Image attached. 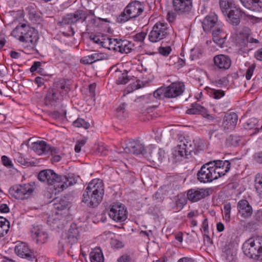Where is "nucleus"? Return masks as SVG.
Returning <instances> with one entry per match:
<instances>
[{"label": "nucleus", "instance_id": "23", "mask_svg": "<svg viewBox=\"0 0 262 262\" xmlns=\"http://www.w3.org/2000/svg\"><path fill=\"white\" fill-rule=\"evenodd\" d=\"M211 162H213V166L219 177L224 176L230 169V163L228 160H214Z\"/></svg>", "mask_w": 262, "mask_h": 262}, {"label": "nucleus", "instance_id": "12", "mask_svg": "<svg viewBox=\"0 0 262 262\" xmlns=\"http://www.w3.org/2000/svg\"><path fill=\"white\" fill-rule=\"evenodd\" d=\"M78 236L79 231L77 225L72 224L68 231L63 235L62 241L59 242V247H61L62 250H64V243H66L67 245L72 246L77 242Z\"/></svg>", "mask_w": 262, "mask_h": 262}, {"label": "nucleus", "instance_id": "42", "mask_svg": "<svg viewBox=\"0 0 262 262\" xmlns=\"http://www.w3.org/2000/svg\"><path fill=\"white\" fill-rule=\"evenodd\" d=\"M158 50L160 54L164 56H167L171 51V49L170 46L161 47L159 48Z\"/></svg>", "mask_w": 262, "mask_h": 262}, {"label": "nucleus", "instance_id": "41", "mask_svg": "<svg viewBox=\"0 0 262 262\" xmlns=\"http://www.w3.org/2000/svg\"><path fill=\"white\" fill-rule=\"evenodd\" d=\"M91 40H93L94 42L99 44L101 46L106 48L104 45L105 42L104 41V39L102 37H100L99 36L95 35L93 37L92 36H90Z\"/></svg>", "mask_w": 262, "mask_h": 262}, {"label": "nucleus", "instance_id": "6", "mask_svg": "<svg viewBox=\"0 0 262 262\" xmlns=\"http://www.w3.org/2000/svg\"><path fill=\"white\" fill-rule=\"evenodd\" d=\"M192 0H172L173 11L167 13V19L169 22H173L176 17V14L186 15L192 9Z\"/></svg>", "mask_w": 262, "mask_h": 262}, {"label": "nucleus", "instance_id": "14", "mask_svg": "<svg viewBox=\"0 0 262 262\" xmlns=\"http://www.w3.org/2000/svg\"><path fill=\"white\" fill-rule=\"evenodd\" d=\"M87 18V14L84 11L78 10L74 13L67 14L62 18L61 21L58 22L59 26H62L64 25H71L74 24L79 20L82 22L85 21Z\"/></svg>", "mask_w": 262, "mask_h": 262}, {"label": "nucleus", "instance_id": "15", "mask_svg": "<svg viewBox=\"0 0 262 262\" xmlns=\"http://www.w3.org/2000/svg\"><path fill=\"white\" fill-rule=\"evenodd\" d=\"M165 151L162 149H157L154 145H150L147 147L145 157L150 161L161 163L165 157Z\"/></svg>", "mask_w": 262, "mask_h": 262}, {"label": "nucleus", "instance_id": "21", "mask_svg": "<svg viewBox=\"0 0 262 262\" xmlns=\"http://www.w3.org/2000/svg\"><path fill=\"white\" fill-rule=\"evenodd\" d=\"M209 195V189L208 188H194L187 191V198L189 200L193 202L205 198Z\"/></svg>", "mask_w": 262, "mask_h": 262}, {"label": "nucleus", "instance_id": "54", "mask_svg": "<svg viewBox=\"0 0 262 262\" xmlns=\"http://www.w3.org/2000/svg\"><path fill=\"white\" fill-rule=\"evenodd\" d=\"M186 203L187 201L184 198H181L178 199V200L176 201L177 206L181 208H182L186 204Z\"/></svg>", "mask_w": 262, "mask_h": 262}, {"label": "nucleus", "instance_id": "60", "mask_svg": "<svg viewBox=\"0 0 262 262\" xmlns=\"http://www.w3.org/2000/svg\"><path fill=\"white\" fill-rule=\"evenodd\" d=\"M254 158L257 162L262 164V151L256 153Z\"/></svg>", "mask_w": 262, "mask_h": 262}, {"label": "nucleus", "instance_id": "28", "mask_svg": "<svg viewBox=\"0 0 262 262\" xmlns=\"http://www.w3.org/2000/svg\"><path fill=\"white\" fill-rule=\"evenodd\" d=\"M241 3L248 9L255 11H262V2L260 0H240Z\"/></svg>", "mask_w": 262, "mask_h": 262}, {"label": "nucleus", "instance_id": "51", "mask_svg": "<svg viewBox=\"0 0 262 262\" xmlns=\"http://www.w3.org/2000/svg\"><path fill=\"white\" fill-rule=\"evenodd\" d=\"M146 35V33L144 32L137 33L134 37V40L137 41H143L145 39Z\"/></svg>", "mask_w": 262, "mask_h": 262}, {"label": "nucleus", "instance_id": "33", "mask_svg": "<svg viewBox=\"0 0 262 262\" xmlns=\"http://www.w3.org/2000/svg\"><path fill=\"white\" fill-rule=\"evenodd\" d=\"M220 5L225 15L235 7L233 0H220Z\"/></svg>", "mask_w": 262, "mask_h": 262}, {"label": "nucleus", "instance_id": "55", "mask_svg": "<svg viewBox=\"0 0 262 262\" xmlns=\"http://www.w3.org/2000/svg\"><path fill=\"white\" fill-rule=\"evenodd\" d=\"M258 225L257 222H255L254 221H251L247 223L246 225V227L247 229H251L255 228Z\"/></svg>", "mask_w": 262, "mask_h": 262}, {"label": "nucleus", "instance_id": "34", "mask_svg": "<svg viewBox=\"0 0 262 262\" xmlns=\"http://www.w3.org/2000/svg\"><path fill=\"white\" fill-rule=\"evenodd\" d=\"M9 226V221L5 218L0 216V238L7 233Z\"/></svg>", "mask_w": 262, "mask_h": 262}, {"label": "nucleus", "instance_id": "44", "mask_svg": "<svg viewBox=\"0 0 262 262\" xmlns=\"http://www.w3.org/2000/svg\"><path fill=\"white\" fill-rule=\"evenodd\" d=\"M224 214L226 221H229L230 219L231 205L230 203L224 205Z\"/></svg>", "mask_w": 262, "mask_h": 262}, {"label": "nucleus", "instance_id": "24", "mask_svg": "<svg viewBox=\"0 0 262 262\" xmlns=\"http://www.w3.org/2000/svg\"><path fill=\"white\" fill-rule=\"evenodd\" d=\"M217 24V16L215 13H210L205 17L202 21V26L204 31L206 32H209L216 26H219Z\"/></svg>", "mask_w": 262, "mask_h": 262}, {"label": "nucleus", "instance_id": "37", "mask_svg": "<svg viewBox=\"0 0 262 262\" xmlns=\"http://www.w3.org/2000/svg\"><path fill=\"white\" fill-rule=\"evenodd\" d=\"M255 188L259 196L262 195V174L258 173L255 178Z\"/></svg>", "mask_w": 262, "mask_h": 262}, {"label": "nucleus", "instance_id": "11", "mask_svg": "<svg viewBox=\"0 0 262 262\" xmlns=\"http://www.w3.org/2000/svg\"><path fill=\"white\" fill-rule=\"evenodd\" d=\"M109 216L117 222H122L127 219V211L120 203H114L110 206Z\"/></svg>", "mask_w": 262, "mask_h": 262}, {"label": "nucleus", "instance_id": "9", "mask_svg": "<svg viewBox=\"0 0 262 262\" xmlns=\"http://www.w3.org/2000/svg\"><path fill=\"white\" fill-rule=\"evenodd\" d=\"M213 162H208L204 164L198 172V179L201 183L211 182L219 178L213 166Z\"/></svg>", "mask_w": 262, "mask_h": 262}, {"label": "nucleus", "instance_id": "39", "mask_svg": "<svg viewBox=\"0 0 262 262\" xmlns=\"http://www.w3.org/2000/svg\"><path fill=\"white\" fill-rule=\"evenodd\" d=\"M73 125L77 127H82L85 129L89 128L90 125L89 123L85 121L83 119L81 118L77 119L73 122Z\"/></svg>", "mask_w": 262, "mask_h": 262}, {"label": "nucleus", "instance_id": "17", "mask_svg": "<svg viewBox=\"0 0 262 262\" xmlns=\"http://www.w3.org/2000/svg\"><path fill=\"white\" fill-rule=\"evenodd\" d=\"M126 153L133 154L134 155H143L145 156L146 154L147 148L139 140H132L126 145L124 149Z\"/></svg>", "mask_w": 262, "mask_h": 262}, {"label": "nucleus", "instance_id": "10", "mask_svg": "<svg viewBox=\"0 0 262 262\" xmlns=\"http://www.w3.org/2000/svg\"><path fill=\"white\" fill-rule=\"evenodd\" d=\"M194 150L192 143L186 139L181 141L180 143L174 148L172 151L173 156L178 160L182 158H187Z\"/></svg>", "mask_w": 262, "mask_h": 262}, {"label": "nucleus", "instance_id": "5", "mask_svg": "<svg viewBox=\"0 0 262 262\" xmlns=\"http://www.w3.org/2000/svg\"><path fill=\"white\" fill-rule=\"evenodd\" d=\"M17 36L20 45L25 48H32L37 40L36 32L25 24L17 25Z\"/></svg>", "mask_w": 262, "mask_h": 262}, {"label": "nucleus", "instance_id": "18", "mask_svg": "<svg viewBox=\"0 0 262 262\" xmlns=\"http://www.w3.org/2000/svg\"><path fill=\"white\" fill-rule=\"evenodd\" d=\"M30 148L38 155H41L48 152H50L51 154L56 152V149L55 147H51L44 141H37L33 142Z\"/></svg>", "mask_w": 262, "mask_h": 262}, {"label": "nucleus", "instance_id": "43", "mask_svg": "<svg viewBox=\"0 0 262 262\" xmlns=\"http://www.w3.org/2000/svg\"><path fill=\"white\" fill-rule=\"evenodd\" d=\"M26 10L30 16V18H33L35 17L36 15V10L34 5H30L26 8Z\"/></svg>", "mask_w": 262, "mask_h": 262}, {"label": "nucleus", "instance_id": "16", "mask_svg": "<svg viewBox=\"0 0 262 262\" xmlns=\"http://www.w3.org/2000/svg\"><path fill=\"white\" fill-rule=\"evenodd\" d=\"M30 232L32 239L37 244L45 243L48 237L46 231L40 225H32V228L30 229Z\"/></svg>", "mask_w": 262, "mask_h": 262}, {"label": "nucleus", "instance_id": "2", "mask_svg": "<svg viewBox=\"0 0 262 262\" xmlns=\"http://www.w3.org/2000/svg\"><path fill=\"white\" fill-rule=\"evenodd\" d=\"M104 195V185L101 180H92L83 194L82 202L91 207H97L102 201Z\"/></svg>", "mask_w": 262, "mask_h": 262}, {"label": "nucleus", "instance_id": "45", "mask_svg": "<svg viewBox=\"0 0 262 262\" xmlns=\"http://www.w3.org/2000/svg\"><path fill=\"white\" fill-rule=\"evenodd\" d=\"M257 123L256 119H251L249 120L244 125V127L246 129H252Z\"/></svg>", "mask_w": 262, "mask_h": 262}, {"label": "nucleus", "instance_id": "64", "mask_svg": "<svg viewBox=\"0 0 262 262\" xmlns=\"http://www.w3.org/2000/svg\"><path fill=\"white\" fill-rule=\"evenodd\" d=\"M255 57L258 60H262V48L258 50L254 54Z\"/></svg>", "mask_w": 262, "mask_h": 262}, {"label": "nucleus", "instance_id": "25", "mask_svg": "<svg viewBox=\"0 0 262 262\" xmlns=\"http://www.w3.org/2000/svg\"><path fill=\"white\" fill-rule=\"evenodd\" d=\"M212 36L213 41L221 47H223L225 42L226 35L220 26H216L212 30Z\"/></svg>", "mask_w": 262, "mask_h": 262}, {"label": "nucleus", "instance_id": "57", "mask_svg": "<svg viewBox=\"0 0 262 262\" xmlns=\"http://www.w3.org/2000/svg\"><path fill=\"white\" fill-rule=\"evenodd\" d=\"M17 162L23 165H27L28 162L21 156L20 154H19V156L17 157Z\"/></svg>", "mask_w": 262, "mask_h": 262}, {"label": "nucleus", "instance_id": "7", "mask_svg": "<svg viewBox=\"0 0 262 262\" xmlns=\"http://www.w3.org/2000/svg\"><path fill=\"white\" fill-rule=\"evenodd\" d=\"M171 26L166 23L157 22L149 33L148 39L152 42H158L166 38L171 32Z\"/></svg>", "mask_w": 262, "mask_h": 262}, {"label": "nucleus", "instance_id": "13", "mask_svg": "<svg viewBox=\"0 0 262 262\" xmlns=\"http://www.w3.org/2000/svg\"><path fill=\"white\" fill-rule=\"evenodd\" d=\"M108 41L109 47L106 48L109 50L112 49L122 54H127L132 50L133 44L127 40L113 39Z\"/></svg>", "mask_w": 262, "mask_h": 262}, {"label": "nucleus", "instance_id": "46", "mask_svg": "<svg viewBox=\"0 0 262 262\" xmlns=\"http://www.w3.org/2000/svg\"><path fill=\"white\" fill-rule=\"evenodd\" d=\"M2 161L3 164L8 168H12L13 166L11 161L6 156H3L2 157Z\"/></svg>", "mask_w": 262, "mask_h": 262}, {"label": "nucleus", "instance_id": "50", "mask_svg": "<svg viewBox=\"0 0 262 262\" xmlns=\"http://www.w3.org/2000/svg\"><path fill=\"white\" fill-rule=\"evenodd\" d=\"M118 262H134L130 256L127 254H124L118 259Z\"/></svg>", "mask_w": 262, "mask_h": 262}, {"label": "nucleus", "instance_id": "48", "mask_svg": "<svg viewBox=\"0 0 262 262\" xmlns=\"http://www.w3.org/2000/svg\"><path fill=\"white\" fill-rule=\"evenodd\" d=\"M86 142V139H83L77 141L75 146V151L76 152H79L81 151V147H82Z\"/></svg>", "mask_w": 262, "mask_h": 262}, {"label": "nucleus", "instance_id": "59", "mask_svg": "<svg viewBox=\"0 0 262 262\" xmlns=\"http://www.w3.org/2000/svg\"><path fill=\"white\" fill-rule=\"evenodd\" d=\"M9 192L12 197L14 198V199H16V190L15 189V187L14 186L10 188Z\"/></svg>", "mask_w": 262, "mask_h": 262}, {"label": "nucleus", "instance_id": "58", "mask_svg": "<svg viewBox=\"0 0 262 262\" xmlns=\"http://www.w3.org/2000/svg\"><path fill=\"white\" fill-rule=\"evenodd\" d=\"M140 88V86H139L138 83H133V84L129 85V86L127 88L128 89L127 91L129 93H130V92H132L135 90H137Z\"/></svg>", "mask_w": 262, "mask_h": 262}, {"label": "nucleus", "instance_id": "36", "mask_svg": "<svg viewBox=\"0 0 262 262\" xmlns=\"http://www.w3.org/2000/svg\"><path fill=\"white\" fill-rule=\"evenodd\" d=\"M30 71L31 72H37L38 74L43 76L47 75L45 69L41 68V63L39 61H35L33 62L30 68Z\"/></svg>", "mask_w": 262, "mask_h": 262}, {"label": "nucleus", "instance_id": "27", "mask_svg": "<svg viewBox=\"0 0 262 262\" xmlns=\"http://www.w3.org/2000/svg\"><path fill=\"white\" fill-rule=\"evenodd\" d=\"M226 15L229 19V23L233 25L237 26L240 23L242 11L236 7H233V9L230 10Z\"/></svg>", "mask_w": 262, "mask_h": 262}, {"label": "nucleus", "instance_id": "8", "mask_svg": "<svg viewBox=\"0 0 262 262\" xmlns=\"http://www.w3.org/2000/svg\"><path fill=\"white\" fill-rule=\"evenodd\" d=\"M262 247V236L253 237L247 239L243 245L244 254L249 258L257 259Z\"/></svg>", "mask_w": 262, "mask_h": 262}, {"label": "nucleus", "instance_id": "61", "mask_svg": "<svg viewBox=\"0 0 262 262\" xmlns=\"http://www.w3.org/2000/svg\"><path fill=\"white\" fill-rule=\"evenodd\" d=\"M6 43L5 35L0 33V49H2Z\"/></svg>", "mask_w": 262, "mask_h": 262}, {"label": "nucleus", "instance_id": "49", "mask_svg": "<svg viewBox=\"0 0 262 262\" xmlns=\"http://www.w3.org/2000/svg\"><path fill=\"white\" fill-rule=\"evenodd\" d=\"M248 42L257 43L259 42V41L256 39L247 36L246 38L243 40V44H241V46L242 47H245L247 46Z\"/></svg>", "mask_w": 262, "mask_h": 262}, {"label": "nucleus", "instance_id": "1", "mask_svg": "<svg viewBox=\"0 0 262 262\" xmlns=\"http://www.w3.org/2000/svg\"><path fill=\"white\" fill-rule=\"evenodd\" d=\"M38 179L41 182L53 185L55 190L57 192L63 191L77 182V180L73 174H69L68 176L61 177L51 169L41 170L38 173Z\"/></svg>", "mask_w": 262, "mask_h": 262}, {"label": "nucleus", "instance_id": "22", "mask_svg": "<svg viewBox=\"0 0 262 262\" xmlns=\"http://www.w3.org/2000/svg\"><path fill=\"white\" fill-rule=\"evenodd\" d=\"M237 209L239 214L244 219L250 217L253 213L251 206L246 200H242L238 202Z\"/></svg>", "mask_w": 262, "mask_h": 262}, {"label": "nucleus", "instance_id": "4", "mask_svg": "<svg viewBox=\"0 0 262 262\" xmlns=\"http://www.w3.org/2000/svg\"><path fill=\"white\" fill-rule=\"evenodd\" d=\"M144 10V5L140 2L138 1L130 2L117 17V21L119 23H124L135 19L140 16Z\"/></svg>", "mask_w": 262, "mask_h": 262}, {"label": "nucleus", "instance_id": "38", "mask_svg": "<svg viewBox=\"0 0 262 262\" xmlns=\"http://www.w3.org/2000/svg\"><path fill=\"white\" fill-rule=\"evenodd\" d=\"M129 78L127 75V72L124 70V72L121 74L116 81L118 84H126L129 80Z\"/></svg>", "mask_w": 262, "mask_h": 262}, {"label": "nucleus", "instance_id": "35", "mask_svg": "<svg viewBox=\"0 0 262 262\" xmlns=\"http://www.w3.org/2000/svg\"><path fill=\"white\" fill-rule=\"evenodd\" d=\"M59 99V95L53 90H49L45 98L46 103L52 104L54 102H56Z\"/></svg>", "mask_w": 262, "mask_h": 262}, {"label": "nucleus", "instance_id": "52", "mask_svg": "<svg viewBox=\"0 0 262 262\" xmlns=\"http://www.w3.org/2000/svg\"><path fill=\"white\" fill-rule=\"evenodd\" d=\"M112 245L116 248H121L124 246L123 243L117 239H113L112 241Z\"/></svg>", "mask_w": 262, "mask_h": 262}, {"label": "nucleus", "instance_id": "29", "mask_svg": "<svg viewBox=\"0 0 262 262\" xmlns=\"http://www.w3.org/2000/svg\"><path fill=\"white\" fill-rule=\"evenodd\" d=\"M186 113L191 115H201L204 117L209 116L207 109L196 103L191 104V107L187 110Z\"/></svg>", "mask_w": 262, "mask_h": 262}, {"label": "nucleus", "instance_id": "53", "mask_svg": "<svg viewBox=\"0 0 262 262\" xmlns=\"http://www.w3.org/2000/svg\"><path fill=\"white\" fill-rule=\"evenodd\" d=\"M254 217L257 223L262 222V210H257L255 212Z\"/></svg>", "mask_w": 262, "mask_h": 262}, {"label": "nucleus", "instance_id": "47", "mask_svg": "<svg viewBox=\"0 0 262 262\" xmlns=\"http://www.w3.org/2000/svg\"><path fill=\"white\" fill-rule=\"evenodd\" d=\"M255 68V66L253 64L251 65L247 69V70L246 72V74H245L246 78L247 80H250L252 76L253 75Z\"/></svg>", "mask_w": 262, "mask_h": 262}, {"label": "nucleus", "instance_id": "3", "mask_svg": "<svg viewBox=\"0 0 262 262\" xmlns=\"http://www.w3.org/2000/svg\"><path fill=\"white\" fill-rule=\"evenodd\" d=\"M185 89L184 84L181 82H175L171 83L167 87H161L156 90L152 95L149 94L143 96L144 99H163L164 98H176L181 95Z\"/></svg>", "mask_w": 262, "mask_h": 262}, {"label": "nucleus", "instance_id": "62", "mask_svg": "<svg viewBox=\"0 0 262 262\" xmlns=\"http://www.w3.org/2000/svg\"><path fill=\"white\" fill-rule=\"evenodd\" d=\"M9 211L8 206L5 204H0V211L2 213H7Z\"/></svg>", "mask_w": 262, "mask_h": 262}, {"label": "nucleus", "instance_id": "19", "mask_svg": "<svg viewBox=\"0 0 262 262\" xmlns=\"http://www.w3.org/2000/svg\"><path fill=\"white\" fill-rule=\"evenodd\" d=\"M17 256L28 261H33L35 258L34 252L28 244L20 241H17Z\"/></svg>", "mask_w": 262, "mask_h": 262}, {"label": "nucleus", "instance_id": "63", "mask_svg": "<svg viewBox=\"0 0 262 262\" xmlns=\"http://www.w3.org/2000/svg\"><path fill=\"white\" fill-rule=\"evenodd\" d=\"M177 262H196V261L192 258L184 257L179 259Z\"/></svg>", "mask_w": 262, "mask_h": 262}, {"label": "nucleus", "instance_id": "26", "mask_svg": "<svg viewBox=\"0 0 262 262\" xmlns=\"http://www.w3.org/2000/svg\"><path fill=\"white\" fill-rule=\"evenodd\" d=\"M238 116L235 113H231L225 116L223 125L228 129H232L236 126Z\"/></svg>", "mask_w": 262, "mask_h": 262}, {"label": "nucleus", "instance_id": "56", "mask_svg": "<svg viewBox=\"0 0 262 262\" xmlns=\"http://www.w3.org/2000/svg\"><path fill=\"white\" fill-rule=\"evenodd\" d=\"M241 138L237 136H232L231 138L232 144L234 146H236L239 144Z\"/></svg>", "mask_w": 262, "mask_h": 262}, {"label": "nucleus", "instance_id": "30", "mask_svg": "<svg viewBox=\"0 0 262 262\" xmlns=\"http://www.w3.org/2000/svg\"><path fill=\"white\" fill-rule=\"evenodd\" d=\"M105 55L101 53L94 52L92 54L84 56L80 59V62L86 64H92L97 61L103 60Z\"/></svg>", "mask_w": 262, "mask_h": 262}, {"label": "nucleus", "instance_id": "31", "mask_svg": "<svg viewBox=\"0 0 262 262\" xmlns=\"http://www.w3.org/2000/svg\"><path fill=\"white\" fill-rule=\"evenodd\" d=\"M33 190L34 186L30 183L20 185L19 187H17V199H24L23 195H30L33 192Z\"/></svg>", "mask_w": 262, "mask_h": 262}, {"label": "nucleus", "instance_id": "32", "mask_svg": "<svg viewBox=\"0 0 262 262\" xmlns=\"http://www.w3.org/2000/svg\"><path fill=\"white\" fill-rule=\"evenodd\" d=\"M90 257L91 262H104L103 255L99 248L94 249L90 253Z\"/></svg>", "mask_w": 262, "mask_h": 262}, {"label": "nucleus", "instance_id": "40", "mask_svg": "<svg viewBox=\"0 0 262 262\" xmlns=\"http://www.w3.org/2000/svg\"><path fill=\"white\" fill-rule=\"evenodd\" d=\"M210 95L213 98L219 99L225 95V93L221 90H212L210 92Z\"/></svg>", "mask_w": 262, "mask_h": 262}, {"label": "nucleus", "instance_id": "20", "mask_svg": "<svg viewBox=\"0 0 262 262\" xmlns=\"http://www.w3.org/2000/svg\"><path fill=\"white\" fill-rule=\"evenodd\" d=\"M213 62L214 69L221 71L229 69L231 64L230 57L224 54L215 55L213 58Z\"/></svg>", "mask_w": 262, "mask_h": 262}]
</instances>
